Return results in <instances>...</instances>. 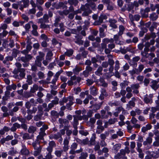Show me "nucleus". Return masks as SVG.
<instances>
[{
	"label": "nucleus",
	"instance_id": "f257e3e1",
	"mask_svg": "<svg viewBox=\"0 0 159 159\" xmlns=\"http://www.w3.org/2000/svg\"><path fill=\"white\" fill-rule=\"evenodd\" d=\"M95 5L94 3H92L90 5L86 4L85 6L83 5L81 7V9L82 11H84L82 15L84 16H87L89 14L91 13V11L90 8L93 10H95Z\"/></svg>",
	"mask_w": 159,
	"mask_h": 159
},
{
	"label": "nucleus",
	"instance_id": "f03ea898",
	"mask_svg": "<svg viewBox=\"0 0 159 159\" xmlns=\"http://www.w3.org/2000/svg\"><path fill=\"white\" fill-rule=\"evenodd\" d=\"M144 68V65L140 64L138 66L137 68H134L133 69L129 71V72L132 76L131 79H134V75L135 74H139L141 73Z\"/></svg>",
	"mask_w": 159,
	"mask_h": 159
},
{
	"label": "nucleus",
	"instance_id": "7ed1b4c3",
	"mask_svg": "<svg viewBox=\"0 0 159 159\" xmlns=\"http://www.w3.org/2000/svg\"><path fill=\"white\" fill-rule=\"evenodd\" d=\"M29 0H21L18 2L19 8L21 11H23L24 8L27 7L29 4Z\"/></svg>",
	"mask_w": 159,
	"mask_h": 159
},
{
	"label": "nucleus",
	"instance_id": "20e7f679",
	"mask_svg": "<svg viewBox=\"0 0 159 159\" xmlns=\"http://www.w3.org/2000/svg\"><path fill=\"white\" fill-rule=\"evenodd\" d=\"M75 113L76 114L73 116L74 118L73 122H75L76 120L77 122H79V120H81L83 118V116L80 115L81 113V111L80 110L76 111H75Z\"/></svg>",
	"mask_w": 159,
	"mask_h": 159
},
{
	"label": "nucleus",
	"instance_id": "39448f33",
	"mask_svg": "<svg viewBox=\"0 0 159 159\" xmlns=\"http://www.w3.org/2000/svg\"><path fill=\"white\" fill-rule=\"evenodd\" d=\"M58 122L60 124L59 126L61 128L63 127L65 128L66 126H69V121L67 119L60 118L58 119Z\"/></svg>",
	"mask_w": 159,
	"mask_h": 159
},
{
	"label": "nucleus",
	"instance_id": "423d86ee",
	"mask_svg": "<svg viewBox=\"0 0 159 159\" xmlns=\"http://www.w3.org/2000/svg\"><path fill=\"white\" fill-rule=\"evenodd\" d=\"M95 140V138L94 139H91L90 141H89L88 138L82 140V144L84 145L88 144L89 146L94 144V143Z\"/></svg>",
	"mask_w": 159,
	"mask_h": 159
},
{
	"label": "nucleus",
	"instance_id": "0eeeda50",
	"mask_svg": "<svg viewBox=\"0 0 159 159\" xmlns=\"http://www.w3.org/2000/svg\"><path fill=\"white\" fill-rule=\"evenodd\" d=\"M153 95L150 94L149 95H146L144 98V101L147 104L151 103L152 102V98Z\"/></svg>",
	"mask_w": 159,
	"mask_h": 159
},
{
	"label": "nucleus",
	"instance_id": "6e6552de",
	"mask_svg": "<svg viewBox=\"0 0 159 159\" xmlns=\"http://www.w3.org/2000/svg\"><path fill=\"white\" fill-rule=\"evenodd\" d=\"M22 148L20 151L21 154L23 155H28L30 153L29 151L27 149L25 145H22Z\"/></svg>",
	"mask_w": 159,
	"mask_h": 159
},
{
	"label": "nucleus",
	"instance_id": "1a4fd4ad",
	"mask_svg": "<svg viewBox=\"0 0 159 159\" xmlns=\"http://www.w3.org/2000/svg\"><path fill=\"white\" fill-rule=\"evenodd\" d=\"M126 152L125 151L124 149H121L120 150V152L118 153L116 156L115 157L116 159H120L125 156Z\"/></svg>",
	"mask_w": 159,
	"mask_h": 159
},
{
	"label": "nucleus",
	"instance_id": "9d476101",
	"mask_svg": "<svg viewBox=\"0 0 159 159\" xmlns=\"http://www.w3.org/2000/svg\"><path fill=\"white\" fill-rule=\"evenodd\" d=\"M78 124L79 122H77V121L76 120H75V122H73L72 123L73 127L74 129L73 130L72 133L74 135H76L78 134V131L77 130V125Z\"/></svg>",
	"mask_w": 159,
	"mask_h": 159
},
{
	"label": "nucleus",
	"instance_id": "9b49d317",
	"mask_svg": "<svg viewBox=\"0 0 159 159\" xmlns=\"http://www.w3.org/2000/svg\"><path fill=\"white\" fill-rule=\"evenodd\" d=\"M129 17L131 21L132 22L134 20L139 21L140 18V16L139 15H135L133 16L131 14H129Z\"/></svg>",
	"mask_w": 159,
	"mask_h": 159
},
{
	"label": "nucleus",
	"instance_id": "f8f14e48",
	"mask_svg": "<svg viewBox=\"0 0 159 159\" xmlns=\"http://www.w3.org/2000/svg\"><path fill=\"white\" fill-rule=\"evenodd\" d=\"M96 123L97 125V129H99L101 131H103L104 130V127L102 125V120H98L97 121Z\"/></svg>",
	"mask_w": 159,
	"mask_h": 159
},
{
	"label": "nucleus",
	"instance_id": "ddd939ff",
	"mask_svg": "<svg viewBox=\"0 0 159 159\" xmlns=\"http://www.w3.org/2000/svg\"><path fill=\"white\" fill-rule=\"evenodd\" d=\"M109 22L110 23V26L114 29L117 28V25L115 24L117 22L116 20L114 19H110L109 20Z\"/></svg>",
	"mask_w": 159,
	"mask_h": 159
},
{
	"label": "nucleus",
	"instance_id": "4468645a",
	"mask_svg": "<svg viewBox=\"0 0 159 159\" xmlns=\"http://www.w3.org/2000/svg\"><path fill=\"white\" fill-rule=\"evenodd\" d=\"M70 127V125H69V126H65V129H66V134L67 136L66 137H69L70 138V135L72 134V131L71 130L69 129Z\"/></svg>",
	"mask_w": 159,
	"mask_h": 159
},
{
	"label": "nucleus",
	"instance_id": "2eb2a0df",
	"mask_svg": "<svg viewBox=\"0 0 159 159\" xmlns=\"http://www.w3.org/2000/svg\"><path fill=\"white\" fill-rule=\"evenodd\" d=\"M40 143V141H39V140L37 139L32 143V145L34 148V149H37L39 148H41L40 146L39 145Z\"/></svg>",
	"mask_w": 159,
	"mask_h": 159
},
{
	"label": "nucleus",
	"instance_id": "dca6fc26",
	"mask_svg": "<svg viewBox=\"0 0 159 159\" xmlns=\"http://www.w3.org/2000/svg\"><path fill=\"white\" fill-rule=\"evenodd\" d=\"M20 128V125L17 123H14L10 129V130L11 131L15 132L16 131L17 128Z\"/></svg>",
	"mask_w": 159,
	"mask_h": 159
},
{
	"label": "nucleus",
	"instance_id": "f3484780",
	"mask_svg": "<svg viewBox=\"0 0 159 159\" xmlns=\"http://www.w3.org/2000/svg\"><path fill=\"white\" fill-rule=\"evenodd\" d=\"M121 144L120 143H117L113 146L112 148V150L115 153H116L118 150L120 148Z\"/></svg>",
	"mask_w": 159,
	"mask_h": 159
},
{
	"label": "nucleus",
	"instance_id": "a211bd4d",
	"mask_svg": "<svg viewBox=\"0 0 159 159\" xmlns=\"http://www.w3.org/2000/svg\"><path fill=\"white\" fill-rule=\"evenodd\" d=\"M120 36L118 34L115 35L113 39L114 41H115V43L117 44L121 45L122 44V42L120 41L119 39V36Z\"/></svg>",
	"mask_w": 159,
	"mask_h": 159
},
{
	"label": "nucleus",
	"instance_id": "6ab92c4d",
	"mask_svg": "<svg viewBox=\"0 0 159 159\" xmlns=\"http://www.w3.org/2000/svg\"><path fill=\"white\" fill-rule=\"evenodd\" d=\"M101 94L99 97V98L101 100H103L104 98V96L107 97L108 96L106 90L104 89H102L101 91Z\"/></svg>",
	"mask_w": 159,
	"mask_h": 159
},
{
	"label": "nucleus",
	"instance_id": "aec40b11",
	"mask_svg": "<svg viewBox=\"0 0 159 159\" xmlns=\"http://www.w3.org/2000/svg\"><path fill=\"white\" fill-rule=\"evenodd\" d=\"M26 42L27 45L26 46V49L29 52L31 49L32 47L31 45L32 43L31 42L30 38L28 37H27Z\"/></svg>",
	"mask_w": 159,
	"mask_h": 159
},
{
	"label": "nucleus",
	"instance_id": "412c9836",
	"mask_svg": "<svg viewBox=\"0 0 159 159\" xmlns=\"http://www.w3.org/2000/svg\"><path fill=\"white\" fill-rule=\"evenodd\" d=\"M158 82L156 80H153L151 83V87L155 90H156L158 88V85L157 84Z\"/></svg>",
	"mask_w": 159,
	"mask_h": 159
},
{
	"label": "nucleus",
	"instance_id": "4be33fe9",
	"mask_svg": "<svg viewBox=\"0 0 159 159\" xmlns=\"http://www.w3.org/2000/svg\"><path fill=\"white\" fill-rule=\"evenodd\" d=\"M80 80H68L67 83L69 85H75L80 82Z\"/></svg>",
	"mask_w": 159,
	"mask_h": 159
},
{
	"label": "nucleus",
	"instance_id": "5701e85b",
	"mask_svg": "<svg viewBox=\"0 0 159 159\" xmlns=\"http://www.w3.org/2000/svg\"><path fill=\"white\" fill-rule=\"evenodd\" d=\"M152 127V126L151 125L148 124L146 125V126H143L142 128V131L143 133H145L148 130L151 129Z\"/></svg>",
	"mask_w": 159,
	"mask_h": 159
},
{
	"label": "nucleus",
	"instance_id": "b1692460",
	"mask_svg": "<svg viewBox=\"0 0 159 159\" xmlns=\"http://www.w3.org/2000/svg\"><path fill=\"white\" fill-rule=\"evenodd\" d=\"M109 132L105 131L104 133H102L100 135V137L102 140H105L107 137L109 136Z\"/></svg>",
	"mask_w": 159,
	"mask_h": 159
},
{
	"label": "nucleus",
	"instance_id": "393cba45",
	"mask_svg": "<svg viewBox=\"0 0 159 159\" xmlns=\"http://www.w3.org/2000/svg\"><path fill=\"white\" fill-rule=\"evenodd\" d=\"M125 28L122 25H120L119 27V31L118 33L119 35H122L124 33L125 30Z\"/></svg>",
	"mask_w": 159,
	"mask_h": 159
},
{
	"label": "nucleus",
	"instance_id": "a878e982",
	"mask_svg": "<svg viewBox=\"0 0 159 159\" xmlns=\"http://www.w3.org/2000/svg\"><path fill=\"white\" fill-rule=\"evenodd\" d=\"M152 142V139L150 137H148L145 141L143 142V145L144 146L147 145L148 144H151Z\"/></svg>",
	"mask_w": 159,
	"mask_h": 159
},
{
	"label": "nucleus",
	"instance_id": "bb28decb",
	"mask_svg": "<svg viewBox=\"0 0 159 159\" xmlns=\"http://www.w3.org/2000/svg\"><path fill=\"white\" fill-rule=\"evenodd\" d=\"M36 130L37 128L31 125L29 127L28 131L29 133L33 134Z\"/></svg>",
	"mask_w": 159,
	"mask_h": 159
},
{
	"label": "nucleus",
	"instance_id": "cd10ccee",
	"mask_svg": "<svg viewBox=\"0 0 159 159\" xmlns=\"http://www.w3.org/2000/svg\"><path fill=\"white\" fill-rule=\"evenodd\" d=\"M82 69L81 67L76 66L73 69V71L75 75L79 74L80 71H81Z\"/></svg>",
	"mask_w": 159,
	"mask_h": 159
},
{
	"label": "nucleus",
	"instance_id": "c85d7f7f",
	"mask_svg": "<svg viewBox=\"0 0 159 159\" xmlns=\"http://www.w3.org/2000/svg\"><path fill=\"white\" fill-rule=\"evenodd\" d=\"M102 70H103L102 68V66H99L98 67L97 70L95 72V74L96 75L99 76H100L101 75H102Z\"/></svg>",
	"mask_w": 159,
	"mask_h": 159
},
{
	"label": "nucleus",
	"instance_id": "c756f323",
	"mask_svg": "<svg viewBox=\"0 0 159 159\" xmlns=\"http://www.w3.org/2000/svg\"><path fill=\"white\" fill-rule=\"evenodd\" d=\"M90 90V93L93 96H96L97 94V89L94 87L93 86L91 88Z\"/></svg>",
	"mask_w": 159,
	"mask_h": 159
},
{
	"label": "nucleus",
	"instance_id": "7c9ffc66",
	"mask_svg": "<svg viewBox=\"0 0 159 159\" xmlns=\"http://www.w3.org/2000/svg\"><path fill=\"white\" fill-rule=\"evenodd\" d=\"M63 152V150L62 149L56 150L55 151L54 154L57 157H61Z\"/></svg>",
	"mask_w": 159,
	"mask_h": 159
},
{
	"label": "nucleus",
	"instance_id": "2f4dec72",
	"mask_svg": "<svg viewBox=\"0 0 159 159\" xmlns=\"http://www.w3.org/2000/svg\"><path fill=\"white\" fill-rule=\"evenodd\" d=\"M88 157V154L86 152H82L80 154V156L79 157V159H87Z\"/></svg>",
	"mask_w": 159,
	"mask_h": 159
},
{
	"label": "nucleus",
	"instance_id": "473e14b6",
	"mask_svg": "<svg viewBox=\"0 0 159 159\" xmlns=\"http://www.w3.org/2000/svg\"><path fill=\"white\" fill-rule=\"evenodd\" d=\"M149 17L151 20L154 21L157 19L158 16L155 13H153L150 15Z\"/></svg>",
	"mask_w": 159,
	"mask_h": 159
},
{
	"label": "nucleus",
	"instance_id": "72a5a7b5",
	"mask_svg": "<svg viewBox=\"0 0 159 159\" xmlns=\"http://www.w3.org/2000/svg\"><path fill=\"white\" fill-rule=\"evenodd\" d=\"M114 74V73H113L108 72L104 74L103 76L104 79H107L110 78Z\"/></svg>",
	"mask_w": 159,
	"mask_h": 159
},
{
	"label": "nucleus",
	"instance_id": "f704fd0d",
	"mask_svg": "<svg viewBox=\"0 0 159 159\" xmlns=\"http://www.w3.org/2000/svg\"><path fill=\"white\" fill-rule=\"evenodd\" d=\"M68 2L70 5H74L75 6L77 5L78 1L77 0H68Z\"/></svg>",
	"mask_w": 159,
	"mask_h": 159
},
{
	"label": "nucleus",
	"instance_id": "c9c22d12",
	"mask_svg": "<svg viewBox=\"0 0 159 159\" xmlns=\"http://www.w3.org/2000/svg\"><path fill=\"white\" fill-rule=\"evenodd\" d=\"M73 53V50L72 49H70L67 50L65 52L64 54L65 55L69 57L72 56Z\"/></svg>",
	"mask_w": 159,
	"mask_h": 159
},
{
	"label": "nucleus",
	"instance_id": "e433bc0d",
	"mask_svg": "<svg viewBox=\"0 0 159 159\" xmlns=\"http://www.w3.org/2000/svg\"><path fill=\"white\" fill-rule=\"evenodd\" d=\"M43 114L38 113L37 115L35 116L34 117V120L37 121L39 120H41L42 118V117Z\"/></svg>",
	"mask_w": 159,
	"mask_h": 159
},
{
	"label": "nucleus",
	"instance_id": "4c0bfd02",
	"mask_svg": "<svg viewBox=\"0 0 159 159\" xmlns=\"http://www.w3.org/2000/svg\"><path fill=\"white\" fill-rule=\"evenodd\" d=\"M33 137L32 135L30 136L28 133H25L23 134L22 138L24 139H31Z\"/></svg>",
	"mask_w": 159,
	"mask_h": 159
},
{
	"label": "nucleus",
	"instance_id": "58836bf2",
	"mask_svg": "<svg viewBox=\"0 0 159 159\" xmlns=\"http://www.w3.org/2000/svg\"><path fill=\"white\" fill-rule=\"evenodd\" d=\"M42 60L39 59L38 57V58H36V60L35 61V65L37 66L40 67L42 65L41 61Z\"/></svg>",
	"mask_w": 159,
	"mask_h": 159
},
{
	"label": "nucleus",
	"instance_id": "ea45409f",
	"mask_svg": "<svg viewBox=\"0 0 159 159\" xmlns=\"http://www.w3.org/2000/svg\"><path fill=\"white\" fill-rule=\"evenodd\" d=\"M114 5L113 3L111 2L110 3L107 4V9L109 10L112 11L114 10Z\"/></svg>",
	"mask_w": 159,
	"mask_h": 159
},
{
	"label": "nucleus",
	"instance_id": "a19ab883",
	"mask_svg": "<svg viewBox=\"0 0 159 159\" xmlns=\"http://www.w3.org/2000/svg\"><path fill=\"white\" fill-rule=\"evenodd\" d=\"M114 40L113 39H109L107 38L104 39L102 40V42L106 44L109 43H113Z\"/></svg>",
	"mask_w": 159,
	"mask_h": 159
},
{
	"label": "nucleus",
	"instance_id": "79ce46f5",
	"mask_svg": "<svg viewBox=\"0 0 159 159\" xmlns=\"http://www.w3.org/2000/svg\"><path fill=\"white\" fill-rule=\"evenodd\" d=\"M38 86L36 84H34L33 85V87L31 88L30 92L31 93H34L36 92V91L38 90Z\"/></svg>",
	"mask_w": 159,
	"mask_h": 159
},
{
	"label": "nucleus",
	"instance_id": "37998d69",
	"mask_svg": "<svg viewBox=\"0 0 159 159\" xmlns=\"http://www.w3.org/2000/svg\"><path fill=\"white\" fill-rule=\"evenodd\" d=\"M53 56V54L52 52L49 51L46 56V59L50 61L51 60V57Z\"/></svg>",
	"mask_w": 159,
	"mask_h": 159
},
{
	"label": "nucleus",
	"instance_id": "c03bdc74",
	"mask_svg": "<svg viewBox=\"0 0 159 159\" xmlns=\"http://www.w3.org/2000/svg\"><path fill=\"white\" fill-rule=\"evenodd\" d=\"M46 135V134L45 132H43L40 131L39 133V134L37 137V139L38 140L42 139L43 138L44 136Z\"/></svg>",
	"mask_w": 159,
	"mask_h": 159
},
{
	"label": "nucleus",
	"instance_id": "a18cd8bd",
	"mask_svg": "<svg viewBox=\"0 0 159 159\" xmlns=\"http://www.w3.org/2000/svg\"><path fill=\"white\" fill-rule=\"evenodd\" d=\"M7 25L6 23H2L1 24L0 26V31H1L2 30H5L7 28Z\"/></svg>",
	"mask_w": 159,
	"mask_h": 159
},
{
	"label": "nucleus",
	"instance_id": "49530a36",
	"mask_svg": "<svg viewBox=\"0 0 159 159\" xmlns=\"http://www.w3.org/2000/svg\"><path fill=\"white\" fill-rule=\"evenodd\" d=\"M25 70L24 69H20L19 71L20 72V76L21 77V79H23L25 75Z\"/></svg>",
	"mask_w": 159,
	"mask_h": 159
},
{
	"label": "nucleus",
	"instance_id": "de8ad7c7",
	"mask_svg": "<svg viewBox=\"0 0 159 159\" xmlns=\"http://www.w3.org/2000/svg\"><path fill=\"white\" fill-rule=\"evenodd\" d=\"M35 150L34 152L33 155L35 156L39 155L41 152V148L35 149Z\"/></svg>",
	"mask_w": 159,
	"mask_h": 159
},
{
	"label": "nucleus",
	"instance_id": "09e8293b",
	"mask_svg": "<svg viewBox=\"0 0 159 159\" xmlns=\"http://www.w3.org/2000/svg\"><path fill=\"white\" fill-rule=\"evenodd\" d=\"M108 105L111 107L113 106H118L120 105V103L118 101H115L112 102H108Z\"/></svg>",
	"mask_w": 159,
	"mask_h": 159
},
{
	"label": "nucleus",
	"instance_id": "8fccbe9b",
	"mask_svg": "<svg viewBox=\"0 0 159 159\" xmlns=\"http://www.w3.org/2000/svg\"><path fill=\"white\" fill-rule=\"evenodd\" d=\"M54 106V105L52 102L49 104L48 105V108L45 109L44 110L45 111H48L50 110H51L53 107Z\"/></svg>",
	"mask_w": 159,
	"mask_h": 159
},
{
	"label": "nucleus",
	"instance_id": "3c124183",
	"mask_svg": "<svg viewBox=\"0 0 159 159\" xmlns=\"http://www.w3.org/2000/svg\"><path fill=\"white\" fill-rule=\"evenodd\" d=\"M69 9L70 12H73L74 14H77L81 13L80 11L79 10L77 11H74V7L72 6H71L70 7Z\"/></svg>",
	"mask_w": 159,
	"mask_h": 159
},
{
	"label": "nucleus",
	"instance_id": "603ef678",
	"mask_svg": "<svg viewBox=\"0 0 159 159\" xmlns=\"http://www.w3.org/2000/svg\"><path fill=\"white\" fill-rule=\"evenodd\" d=\"M129 82L126 80H124L123 82L120 83V85L122 89H124L126 86H127L129 83Z\"/></svg>",
	"mask_w": 159,
	"mask_h": 159
},
{
	"label": "nucleus",
	"instance_id": "864d4df0",
	"mask_svg": "<svg viewBox=\"0 0 159 159\" xmlns=\"http://www.w3.org/2000/svg\"><path fill=\"white\" fill-rule=\"evenodd\" d=\"M103 20L100 17H99L98 20L94 22V25H99L102 23Z\"/></svg>",
	"mask_w": 159,
	"mask_h": 159
},
{
	"label": "nucleus",
	"instance_id": "5fc2aeb1",
	"mask_svg": "<svg viewBox=\"0 0 159 159\" xmlns=\"http://www.w3.org/2000/svg\"><path fill=\"white\" fill-rule=\"evenodd\" d=\"M79 133L81 135L85 136H86L89 134L88 132L86 130H80L79 131Z\"/></svg>",
	"mask_w": 159,
	"mask_h": 159
},
{
	"label": "nucleus",
	"instance_id": "6e6d98bb",
	"mask_svg": "<svg viewBox=\"0 0 159 159\" xmlns=\"http://www.w3.org/2000/svg\"><path fill=\"white\" fill-rule=\"evenodd\" d=\"M51 115L56 118L58 117V113L55 110L51 111Z\"/></svg>",
	"mask_w": 159,
	"mask_h": 159
},
{
	"label": "nucleus",
	"instance_id": "4d7b16f0",
	"mask_svg": "<svg viewBox=\"0 0 159 159\" xmlns=\"http://www.w3.org/2000/svg\"><path fill=\"white\" fill-rule=\"evenodd\" d=\"M120 63L117 60L115 61V65L114 69L116 71H117L120 68Z\"/></svg>",
	"mask_w": 159,
	"mask_h": 159
},
{
	"label": "nucleus",
	"instance_id": "13d9d810",
	"mask_svg": "<svg viewBox=\"0 0 159 159\" xmlns=\"http://www.w3.org/2000/svg\"><path fill=\"white\" fill-rule=\"evenodd\" d=\"M8 34V32L6 30H3L2 33H0V38L2 39L5 37Z\"/></svg>",
	"mask_w": 159,
	"mask_h": 159
},
{
	"label": "nucleus",
	"instance_id": "bf43d9fd",
	"mask_svg": "<svg viewBox=\"0 0 159 159\" xmlns=\"http://www.w3.org/2000/svg\"><path fill=\"white\" fill-rule=\"evenodd\" d=\"M38 113H40L43 114V108L42 106L41 105H39L38 106Z\"/></svg>",
	"mask_w": 159,
	"mask_h": 159
},
{
	"label": "nucleus",
	"instance_id": "052dcab7",
	"mask_svg": "<svg viewBox=\"0 0 159 159\" xmlns=\"http://www.w3.org/2000/svg\"><path fill=\"white\" fill-rule=\"evenodd\" d=\"M117 119L116 118H114L113 119H110L108 120V122L110 125L114 124L116 121H117Z\"/></svg>",
	"mask_w": 159,
	"mask_h": 159
},
{
	"label": "nucleus",
	"instance_id": "680f3d73",
	"mask_svg": "<svg viewBox=\"0 0 159 159\" xmlns=\"http://www.w3.org/2000/svg\"><path fill=\"white\" fill-rule=\"evenodd\" d=\"M89 72L87 71L86 70H85L83 71L82 73H81L80 74V75L81 77H82L83 75H84L85 77H87L89 74Z\"/></svg>",
	"mask_w": 159,
	"mask_h": 159
},
{
	"label": "nucleus",
	"instance_id": "e2e57ef3",
	"mask_svg": "<svg viewBox=\"0 0 159 159\" xmlns=\"http://www.w3.org/2000/svg\"><path fill=\"white\" fill-rule=\"evenodd\" d=\"M39 55L37 56L36 58H38H38L39 59H40L42 60L43 58L45 56V54L41 52H39Z\"/></svg>",
	"mask_w": 159,
	"mask_h": 159
},
{
	"label": "nucleus",
	"instance_id": "0e129e2a",
	"mask_svg": "<svg viewBox=\"0 0 159 159\" xmlns=\"http://www.w3.org/2000/svg\"><path fill=\"white\" fill-rule=\"evenodd\" d=\"M70 138L69 137H65L63 141L64 145H68L69 143V141L70 140Z\"/></svg>",
	"mask_w": 159,
	"mask_h": 159
},
{
	"label": "nucleus",
	"instance_id": "69168bd1",
	"mask_svg": "<svg viewBox=\"0 0 159 159\" xmlns=\"http://www.w3.org/2000/svg\"><path fill=\"white\" fill-rule=\"evenodd\" d=\"M129 66L128 64L126 63L122 67L123 70L124 71H126L129 69Z\"/></svg>",
	"mask_w": 159,
	"mask_h": 159
},
{
	"label": "nucleus",
	"instance_id": "338daca9",
	"mask_svg": "<svg viewBox=\"0 0 159 159\" xmlns=\"http://www.w3.org/2000/svg\"><path fill=\"white\" fill-rule=\"evenodd\" d=\"M54 100H52L51 102L53 103V104L54 105H57L59 103V98L57 97H55L54 98Z\"/></svg>",
	"mask_w": 159,
	"mask_h": 159
},
{
	"label": "nucleus",
	"instance_id": "774afa93",
	"mask_svg": "<svg viewBox=\"0 0 159 159\" xmlns=\"http://www.w3.org/2000/svg\"><path fill=\"white\" fill-rule=\"evenodd\" d=\"M48 128V126L46 125H43L42 128L40 129V131L43 132H45L46 130Z\"/></svg>",
	"mask_w": 159,
	"mask_h": 159
}]
</instances>
